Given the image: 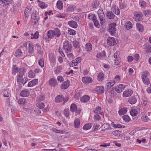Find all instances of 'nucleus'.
Returning a JSON list of instances; mask_svg holds the SVG:
<instances>
[{
    "mask_svg": "<svg viewBox=\"0 0 151 151\" xmlns=\"http://www.w3.org/2000/svg\"><path fill=\"white\" fill-rule=\"evenodd\" d=\"M72 46L70 43L68 41H65L63 43V48L66 53H69L73 51Z\"/></svg>",
    "mask_w": 151,
    "mask_h": 151,
    "instance_id": "obj_1",
    "label": "nucleus"
},
{
    "mask_svg": "<svg viewBox=\"0 0 151 151\" xmlns=\"http://www.w3.org/2000/svg\"><path fill=\"white\" fill-rule=\"evenodd\" d=\"M116 26V24L115 23H113L110 24L108 31L111 35H114L116 34V30L115 27Z\"/></svg>",
    "mask_w": 151,
    "mask_h": 151,
    "instance_id": "obj_2",
    "label": "nucleus"
},
{
    "mask_svg": "<svg viewBox=\"0 0 151 151\" xmlns=\"http://www.w3.org/2000/svg\"><path fill=\"white\" fill-rule=\"evenodd\" d=\"M142 13L136 12L134 13L133 19L136 22L141 21L142 20Z\"/></svg>",
    "mask_w": 151,
    "mask_h": 151,
    "instance_id": "obj_3",
    "label": "nucleus"
},
{
    "mask_svg": "<svg viewBox=\"0 0 151 151\" xmlns=\"http://www.w3.org/2000/svg\"><path fill=\"white\" fill-rule=\"evenodd\" d=\"M98 14L101 21V23L103 24L105 22L106 20L104 19L105 16L102 9H99L98 11Z\"/></svg>",
    "mask_w": 151,
    "mask_h": 151,
    "instance_id": "obj_4",
    "label": "nucleus"
},
{
    "mask_svg": "<svg viewBox=\"0 0 151 151\" xmlns=\"http://www.w3.org/2000/svg\"><path fill=\"white\" fill-rule=\"evenodd\" d=\"M23 50V47H22L19 48L15 52L14 54L15 56L17 57H21L23 54L22 51Z\"/></svg>",
    "mask_w": 151,
    "mask_h": 151,
    "instance_id": "obj_5",
    "label": "nucleus"
},
{
    "mask_svg": "<svg viewBox=\"0 0 151 151\" xmlns=\"http://www.w3.org/2000/svg\"><path fill=\"white\" fill-rule=\"evenodd\" d=\"M82 81L85 83H91L93 81L92 78L88 76L83 77L82 78Z\"/></svg>",
    "mask_w": 151,
    "mask_h": 151,
    "instance_id": "obj_6",
    "label": "nucleus"
},
{
    "mask_svg": "<svg viewBox=\"0 0 151 151\" xmlns=\"http://www.w3.org/2000/svg\"><path fill=\"white\" fill-rule=\"evenodd\" d=\"M107 43L110 46H114L116 44V40L114 38L109 37L107 39Z\"/></svg>",
    "mask_w": 151,
    "mask_h": 151,
    "instance_id": "obj_7",
    "label": "nucleus"
},
{
    "mask_svg": "<svg viewBox=\"0 0 151 151\" xmlns=\"http://www.w3.org/2000/svg\"><path fill=\"white\" fill-rule=\"evenodd\" d=\"M124 86L123 84H120L116 87L115 90L117 93H121L122 91L124 88Z\"/></svg>",
    "mask_w": 151,
    "mask_h": 151,
    "instance_id": "obj_8",
    "label": "nucleus"
},
{
    "mask_svg": "<svg viewBox=\"0 0 151 151\" xmlns=\"http://www.w3.org/2000/svg\"><path fill=\"white\" fill-rule=\"evenodd\" d=\"M142 78L144 83L146 85H148L150 83V81L147 76L145 74H143L142 76Z\"/></svg>",
    "mask_w": 151,
    "mask_h": 151,
    "instance_id": "obj_9",
    "label": "nucleus"
},
{
    "mask_svg": "<svg viewBox=\"0 0 151 151\" xmlns=\"http://www.w3.org/2000/svg\"><path fill=\"white\" fill-rule=\"evenodd\" d=\"M137 99L135 96H132L129 98L128 101L131 104H133L136 103L137 101Z\"/></svg>",
    "mask_w": 151,
    "mask_h": 151,
    "instance_id": "obj_10",
    "label": "nucleus"
},
{
    "mask_svg": "<svg viewBox=\"0 0 151 151\" xmlns=\"http://www.w3.org/2000/svg\"><path fill=\"white\" fill-rule=\"evenodd\" d=\"M64 99V96L62 95H57L55 98V102L56 103H60Z\"/></svg>",
    "mask_w": 151,
    "mask_h": 151,
    "instance_id": "obj_11",
    "label": "nucleus"
},
{
    "mask_svg": "<svg viewBox=\"0 0 151 151\" xmlns=\"http://www.w3.org/2000/svg\"><path fill=\"white\" fill-rule=\"evenodd\" d=\"M132 94V91L130 89H128L124 91L123 96L124 97H127L131 96Z\"/></svg>",
    "mask_w": 151,
    "mask_h": 151,
    "instance_id": "obj_12",
    "label": "nucleus"
},
{
    "mask_svg": "<svg viewBox=\"0 0 151 151\" xmlns=\"http://www.w3.org/2000/svg\"><path fill=\"white\" fill-rule=\"evenodd\" d=\"M30 92L28 90L24 89L20 93V96L23 97L28 96L29 95Z\"/></svg>",
    "mask_w": 151,
    "mask_h": 151,
    "instance_id": "obj_13",
    "label": "nucleus"
},
{
    "mask_svg": "<svg viewBox=\"0 0 151 151\" xmlns=\"http://www.w3.org/2000/svg\"><path fill=\"white\" fill-rule=\"evenodd\" d=\"M49 84L51 87H55L57 84V81L55 79L52 78L49 80Z\"/></svg>",
    "mask_w": 151,
    "mask_h": 151,
    "instance_id": "obj_14",
    "label": "nucleus"
},
{
    "mask_svg": "<svg viewBox=\"0 0 151 151\" xmlns=\"http://www.w3.org/2000/svg\"><path fill=\"white\" fill-rule=\"evenodd\" d=\"M38 83V80L35 79L29 82L28 84L29 87H32L36 85Z\"/></svg>",
    "mask_w": 151,
    "mask_h": 151,
    "instance_id": "obj_15",
    "label": "nucleus"
},
{
    "mask_svg": "<svg viewBox=\"0 0 151 151\" xmlns=\"http://www.w3.org/2000/svg\"><path fill=\"white\" fill-rule=\"evenodd\" d=\"M17 80L18 83L19 85H21L24 82L23 76L18 74L17 76Z\"/></svg>",
    "mask_w": 151,
    "mask_h": 151,
    "instance_id": "obj_16",
    "label": "nucleus"
},
{
    "mask_svg": "<svg viewBox=\"0 0 151 151\" xmlns=\"http://www.w3.org/2000/svg\"><path fill=\"white\" fill-rule=\"evenodd\" d=\"M68 24L70 26L74 28H76L78 27L77 23L74 21H69Z\"/></svg>",
    "mask_w": 151,
    "mask_h": 151,
    "instance_id": "obj_17",
    "label": "nucleus"
},
{
    "mask_svg": "<svg viewBox=\"0 0 151 151\" xmlns=\"http://www.w3.org/2000/svg\"><path fill=\"white\" fill-rule=\"evenodd\" d=\"M70 82L69 81H66L62 85L61 88L63 89H66L69 86Z\"/></svg>",
    "mask_w": 151,
    "mask_h": 151,
    "instance_id": "obj_18",
    "label": "nucleus"
},
{
    "mask_svg": "<svg viewBox=\"0 0 151 151\" xmlns=\"http://www.w3.org/2000/svg\"><path fill=\"white\" fill-rule=\"evenodd\" d=\"M137 28L140 32H142L144 31L143 25L137 22L136 24Z\"/></svg>",
    "mask_w": 151,
    "mask_h": 151,
    "instance_id": "obj_19",
    "label": "nucleus"
},
{
    "mask_svg": "<svg viewBox=\"0 0 151 151\" xmlns=\"http://www.w3.org/2000/svg\"><path fill=\"white\" fill-rule=\"evenodd\" d=\"M31 18L34 19L35 20L37 21V22H38L40 20L39 17V15L36 13V12H33L32 14Z\"/></svg>",
    "mask_w": 151,
    "mask_h": 151,
    "instance_id": "obj_20",
    "label": "nucleus"
},
{
    "mask_svg": "<svg viewBox=\"0 0 151 151\" xmlns=\"http://www.w3.org/2000/svg\"><path fill=\"white\" fill-rule=\"evenodd\" d=\"M127 111L126 108L124 107L120 109L118 111V113L120 115H122L126 114Z\"/></svg>",
    "mask_w": 151,
    "mask_h": 151,
    "instance_id": "obj_21",
    "label": "nucleus"
},
{
    "mask_svg": "<svg viewBox=\"0 0 151 151\" xmlns=\"http://www.w3.org/2000/svg\"><path fill=\"white\" fill-rule=\"evenodd\" d=\"M113 11L115 12L116 14L119 15L120 14V11L118 7L115 5L111 9Z\"/></svg>",
    "mask_w": 151,
    "mask_h": 151,
    "instance_id": "obj_22",
    "label": "nucleus"
},
{
    "mask_svg": "<svg viewBox=\"0 0 151 151\" xmlns=\"http://www.w3.org/2000/svg\"><path fill=\"white\" fill-rule=\"evenodd\" d=\"M35 47L36 48L37 52L38 54L41 55H43V52L42 50V47L39 44H37Z\"/></svg>",
    "mask_w": 151,
    "mask_h": 151,
    "instance_id": "obj_23",
    "label": "nucleus"
},
{
    "mask_svg": "<svg viewBox=\"0 0 151 151\" xmlns=\"http://www.w3.org/2000/svg\"><path fill=\"white\" fill-rule=\"evenodd\" d=\"M106 16L108 19H112L114 18L115 15L112 12L110 11L107 12Z\"/></svg>",
    "mask_w": 151,
    "mask_h": 151,
    "instance_id": "obj_24",
    "label": "nucleus"
},
{
    "mask_svg": "<svg viewBox=\"0 0 151 151\" xmlns=\"http://www.w3.org/2000/svg\"><path fill=\"white\" fill-rule=\"evenodd\" d=\"M54 30H50L48 31L47 33V36L49 38H51L55 36Z\"/></svg>",
    "mask_w": 151,
    "mask_h": 151,
    "instance_id": "obj_25",
    "label": "nucleus"
},
{
    "mask_svg": "<svg viewBox=\"0 0 151 151\" xmlns=\"http://www.w3.org/2000/svg\"><path fill=\"white\" fill-rule=\"evenodd\" d=\"M81 58L80 57H78L75 60H73L72 61V66L76 65L77 64L79 63L81 61Z\"/></svg>",
    "mask_w": 151,
    "mask_h": 151,
    "instance_id": "obj_26",
    "label": "nucleus"
},
{
    "mask_svg": "<svg viewBox=\"0 0 151 151\" xmlns=\"http://www.w3.org/2000/svg\"><path fill=\"white\" fill-rule=\"evenodd\" d=\"M145 47V50L147 53H149L151 52V46L150 45L145 44L144 45Z\"/></svg>",
    "mask_w": 151,
    "mask_h": 151,
    "instance_id": "obj_27",
    "label": "nucleus"
},
{
    "mask_svg": "<svg viewBox=\"0 0 151 151\" xmlns=\"http://www.w3.org/2000/svg\"><path fill=\"white\" fill-rule=\"evenodd\" d=\"M28 47L29 53L32 54L34 52V47L32 43H29V44Z\"/></svg>",
    "mask_w": 151,
    "mask_h": 151,
    "instance_id": "obj_28",
    "label": "nucleus"
},
{
    "mask_svg": "<svg viewBox=\"0 0 151 151\" xmlns=\"http://www.w3.org/2000/svg\"><path fill=\"white\" fill-rule=\"evenodd\" d=\"M90 99L89 96L88 95H85L82 96L81 99V100L82 102H86L89 101Z\"/></svg>",
    "mask_w": 151,
    "mask_h": 151,
    "instance_id": "obj_29",
    "label": "nucleus"
},
{
    "mask_svg": "<svg viewBox=\"0 0 151 151\" xmlns=\"http://www.w3.org/2000/svg\"><path fill=\"white\" fill-rule=\"evenodd\" d=\"M57 6L58 8L60 10L62 9L63 7V4L62 2L60 0H58L57 3Z\"/></svg>",
    "mask_w": 151,
    "mask_h": 151,
    "instance_id": "obj_30",
    "label": "nucleus"
},
{
    "mask_svg": "<svg viewBox=\"0 0 151 151\" xmlns=\"http://www.w3.org/2000/svg\"><path fill=\"white\" fill-rule=\"evenodd\" d=\"M31 9H30V8L27 7L25 10L24 14L25 16L27 17L29 16L31 14L30 11Z\"/></svg>",
    "mask_w": 151,
    "mask_h": 151,
    "instance_id": "obj_31",
    "label": "nucleus"
},
{
    "mask_svg": "<svg viewBox=\"0 0 151 151\" xmlns=\"http://www.w3.org/2000/svg\"><path fill=\"white\" fill-rule=\"evenodd\" d=\"M132 27V24L130 22H127L125 24V27L127 30L131 29Z\"/></svg>",
    "mask_w": 151,
    "mask_h": 151,
    "instance_id": "obj_32",
    "label": "nucleus"
},
{
    "mask_svg": "<svg viewBox=\"0 0 151 151\" xmlns=\"http://www.w3.org/2000/svg\"><path fill=\"white\" fill-rule=\"evenodd\" d=\"M130 113L132 116H134L137 115L138 111L136 109H131Z\"/></svg>",
    "mask_w": 151,
    "mask_h": 151,
    "instance_id": "obj_33",
    "label": "nucleus"
},
{
    "mask_svg": "<svg viewBox=\"0 0 151 151\" xmlns=\"http://www.w3.org/2000/svg\"><path fill=\"white\" fill-rule=\"evenodd\" d=\"M19 71V69L16 65L12 67V74L13 75L15 74Z\"/></svg>",
    "mask_w": 151,
    "mask_h": 151,
    "instance_id": "obj_34",
    "label": "nucleus"
},
{
    "mask_svg": "<svg viewBox=\"0 0 151 151\" xmlns=\"http://www.w3.org/2000/svg\"><path fill=\"white\" fill-rule=\"evenodd\" d=\"M98 80L99 81H102L104 78V74L102 73H99L97 76Z\"/></svg>",
    "mask_w": 151,
    "mask_h": 151,
    "instance_id": "obj_35",
    "label": "nucleus"
},
{
    "mask_svg": "<svg viewBox=\"0 0 151 151\" xmlns=\"http://www.w3.org/2000/svg\"><path fill=\"white\" fill-rule=\"evenodd\" d=\"M106 56V54L105 52L104 51H103L102 52H101L98 53L97 54L96 57L98 58H104Z\"/></svg>",
    "mask_w": 151,
    "mask_h": 151,
    "instance_id": "obj_36",
    "label": "nucleus"
},
{
    "mask_svg": "<svg viewBox=\"0 0 151 151\" xmlns=\"http://www.w3.org/2000/svg\"><path fill=\"white\" fill-rule=\"evenodd\" d=\"M110 127V125L108 123H106L104 124L102 126V130L105 131V129H108Z\"/></svg>",
    "mask_w": 151,
    "mask_h": 151,
    "instance_id": "obj_37",
    "label": "nucleus"
},
{
    "mask_svg": "<svg viewBox=\"0 0 151 151\" xmlns=\"http://www.w3.org/2000/svg\"><path fill=\"white\" fill-rule=\"evenodd\" d=\"M54 31L55 32V35L57 37H59L60 36L61 34L59 29L58 28H55Z\"/></svg>",
    "mask_w": 151,
    "mask_h": 151,
    "instance_id": "obj_38",
    "label": "nucleus"
},
{
    "mask_svg": "<svg viewBox=\"0 0 151 151\" xmlns=\"http://www.w3.org/2000/svg\"><path fill=\"white\" fill-rule=\"evenodd\" d=\"M104 88L102 86H99L96 88V91L101 93H104Z\"/></svg>",
    "mask_w": 151,
    "mask_h": 151,
    "instance_id": "obj_39",
    "label": "nucleus"
},
{
    "mask_svg": "<svg viewBox=\"0 0 151 151\" xmlns=\"http://www.w3.org/2000/svg\"><path fill=\"white\" fill-rule=\"evenodd\" d=\"M77 106L75 104L73 103L71 104L70 107V110L71 112H74L77 110Z\"/></svg>",
    "mask_w": 151,
    "mask_h": 151,
    "instance_id": "obj_40",
    "label": "nucleus"
},
{
    "mask_svg": "<svg viewBox=\"0 0 151 151\" xmlns=\"http://www.w3.org/2000/svg\"><path fill=\"white\" fill-rule=\"evenodd\" d=\"M73 46L75 48H79L80 47V44L79 42L76 40H75L73 42Z\"/></svg>",
    "mask_w": 151,
    "mask_h": 151,
    "instance_id": "obj_41",
    "label": "nucleus"
},
{
    "mask_svg": "<svg viewBox=\"0 0 151 151\" xmlns=\"http://www.w3.org/2000/svg\"><path fill=\"white\" fill-rule=\"evenodd\" d=\"M91 126H92L91 125V123H88L85 125L83 126V128L84 130H87L90 129L91 128Z\"/></svg>",
    "mask_w": 151,
    "mask_h": 151,
    "instance_id": "obj_42",
    "label": "nucleus"
},
{
    "mask_svg": "<svg viewBox=\"0 0 151 151\" xmlns=\"http://www.w3.org/2000/svg\"><path fill=\"white\" fill-rule=\"evenodd\" d=\"M36 106L40 109H42L45 107L44 104L41 102H37L36 104Z\"/></svg>",
    "mask_w": 151,
    "mask_h": 151,
    "instance_id": "obj_43",
    "label": "nucleus"
},
{
    "mask_svg": "<svg viewBox=\"0 0 151 151\" xmlns=\"http://www.w3.org/2000/svg\"><path fill=\"white\" fill-rule=\"evenodd\" d=\"M52 131L56 133L64 134L65 132L63 130H58L55 128H53L52 129Z\"/></svg>",
    "mask_w": 151,
    "mask_h": 151,
    "instance_id": "obj_44",
    "label": "nucleus"
},
{
    "mask_svg": "<svg viewBox=\"0 0 151 151\" xmlns=\"http://www.w3.org/2000/svg\"><path fill=\"white\" fill-rule=\"evenodd\" d=\"M37 1L40 3L39 6L42 9H45L47 6V4H45L44 2H41V1L39 0H38Z\"/></svg>",
    "mask_w": 151,
    "mask_h": 151,
    "instance_id": "obj_45",
    "label": "nucleus"
},
{
    "mask_svg": "<svg viewBox=\"0 0 151 151\" xmlns=\"http://www.w3.org/2000/svg\"><path fill=\"white\" fill-rule=\"evenodd\" d=\"M92 45L90 43H87L86 45V49L87 51H90L92 49Z\"/></svg>",
    "mask_w": 151,
    "mask_h": 151,
    "instance_id": "obj_46",
    "label": "nucleus"
},
{
    "mask_svg": "<svg viewBox=\"0 0 151 151\" xmlns=\"http://www.w3.org/2000/svg\"><path fill=\"white\" fill-rule=\"evenodd\" d=\"M35 72L32 70H31L28 73V76L30 78H34L35 76Z\"/></svg>",
    "mask_w": 151,
    "mask_h": 151,
    "instance_id": "obj_47",
    "label": "nucleus"
},
{
    "mask_svg": "<svg viewBox=\"0 0 151 151\" xmlns=\"http://www.w3.org/2000/svg\"><path fill=\"white\" fill-rule=\"evenodd\" d=\"M55 74H58L59 73L61 72V71L62 69V68L60 66H58L56 67L55 68Z\"/></svg>",
    "mask_w": 151,
    "mask_h": 151,
    "instance_id": "obj_48",
    "label": "nucleus"
},
{
    "mask_svg": "<svg viewBox=\"0 0 151 151\" xmlns=\"http://www.w3.org/2000/svg\"><path fill=\"white\" fill-rule=\"evenodd\" d=\"M18 103L19 104H24L27 103V101L25 99L22 98L18 100Z\"/></svg>",
    "mask_w": 151,
    "mask_h": 151,
    "instance_id": "obj_49",
    "label": "nucleus"
},
{
    "mask_svg": "<svg viewBox=\"0 0 151 151\" xmlns=\"http://www.w3.org/2000/svg\"><path fill=\"white\" fill-rule=\"evenodd\" d=\"M115 83V82L114 81H112L111 82H110L109 83H107V85L106 86H107V89H109L110 88L113 86L114 84Z\"/></svg>",
    "mask_w": 151,
    "mask_h": 151,
    "instance_id": "obj_50",
    "label": "nucleus"
},
{
    "mask_svg": "<svg viewBox=\"0 0 151 151\" xmlns=\"http://www.w3.org/2000/svg\"><path fill=\"white\" fill-rule=\"evenodd\" d=\"M122 118L126 122H129L130 120V118L127 115H124L122 117Z\"/></svg>",
    "mask_w": 151,
    "mask_h": 151,
    "instance_id": "obj_51",
    "label": "nucleus"
},
{
    "mask_svg": "<svg viewBox=\"0 0 151 151\" xmlns=\"http://www.w3.org/2000/svg\"><path fill=\"white\" fill-rule=\"evenodd\" d=\"M113 134L115 136L119 137L121 134V132L118 130L114 131L112 132Z\"/></svg>",
    "mask_w": 151,
    "mask_h": 151,
    "instance_id": "obj_52",
    "label": "nucleus"
},
{
    "mask_svg": "<svg viewBox=\"0 0 151 151\" xmlns=\"http://www.w3.org/2000/svg\"><path fill=\"white\" fill-rule=\"evenodd\" d=\"M9 91L6 89L4 90L3 92V95L4 97H8L10 95L9 92H8Z\"/></svg>",
    "mask_w": 151,
    "mask_h": 151,
    "instance_id": "obj_53",
    "label": "nucleus"
},
{
    "mask_svg": "<svg viewBox=\"0 0 151 151\" xmlns=\"http://www.w3.org/2000/svg\"><path fill=\"white\" fill-rule=\"evenodd\" d=\"M68 34L71 35H75L76 34V31L73 29H69L68 30Z\"/></svg>",
    "mask_w": 151,
    "mask_h": 151,
    "instance_id": "obj_54",
    "label": "nucleus"
},
{
    "mask_svg": "<svg viewBox=\"0 0 151 151\" xmlns=\"http://www.w3.org/2000/svg\"><path fill=\"white\" fill-rule=\"evenodd\" d=\"M99 5V3L97 0L93 2L92 3V6L94 8H96Z\"/></svg>",
    "mask_w": 151,
    "mask_h": 151,
    "instance_id": "obj_55",
    "label": "nucleus"
},
{
    "mask_svg": "<svg viewBox=\"0 0 151 151\" xmlns=\"http://www.w3.org/2000/svg\"><path fill=\"white\" fill-rule=\"evenodd\" d=\"M50 61L52 63H54L55 61L56 58L55 57L52 55H50Z\"/></svg>",
    "mask_w": 151,
    "mask_h": 151,
    "instance_id": "obj_56",
    "label": "nucleus"
},
{
    "mask_svg": "<svg viewBox=\"0 0 151 151\" xmlns=\"http://www.w3.org/2000/svg\"><path fill=\"white\" fill-rule=\"evenodd\" d=\"M45 99V97L44 96H40L37 98V102H41L43 101Z\"/></svg>",
    "mask_w": 151,
    "mask_h": 151,
    "instance_id": "obj_57",
    "label": "nucleus"
},
{
    "mask_svg": "<svg viewBox=\"0 0 151 151\" xmlns=\"http://www.w3.org/2000/svg\"><path fill=\"white\" fill-rule=\"evenodd\" d=\"M80 124V121L79 119H76L74 122L75 127L78 128Z\"/></svg>",
    "mask_w": 151,
    "mask_h": 151,
    "instance_id": "obj_58",
    "label": "nucleus"
},
{
    "mask_svg": "<svg viewBox=\"0 0 151 151\" xmlns=\"http://www.w3.org/2000/svg\"><path fill=\"white\" fill-rule=\"evenodd\" d=\"M25 72L26 70L25 68H21L20 70V71L19 75H22V76H23L24 74L25 73Z\"/></svg>",
    "mask_w": 151,
    "mask_h": 151,
    "instance_id": "obj_59",
    "label": "nucleus"
},
{
    "mask_svg": "<svg viewBox=\"0 0 151 151\" xmlns=\"http://www.w3.org/2000/svg\"><path fill=\"white\" fill-rule=\"evenodd\" d=\"M39 65L41 67H43L44 66V61L43 59L40 58L38 61Z\"/></svg>",
    "mask_w": 151,
    "mask_h": 151,
    "instance_id": "obj_60",
    "label": "nucleus"
},
{
    "mask_svg": "<svg viewBox=\"0 0 151 151\" xmlns=\"http://www.w3.org/2000/svg\"><path fill=\"white\" fill-rule=\"evenodd\" d=\"M40 113H41V111L38 109H35L34 110V114H35L36 115H39Z\"/></svg>",
    "mask_w": 151,
    "mask_h": 151,
    "instance_id": "obj_61",
    "label": "nucleus"
},
{
    "mask_svg": "<svg viewBox=\"0 0 151 151\" xmlns=\"http://www.w3.org/2000/svg\"><path fill=\"white\" fill-rule=\"evenodd\" d=\"M88 19H92L93 20L96 18L95 15L93 14H89L88 16Z\"/></svg>",
    "mask_w": 151,
    "mask_h": 151,
    "instance_id": "obj_62",
    "label": "nucleus"
},
{
    "mask_svg": "<svg viewBox=\"0 0 151 151\" xmlns=\"http://www.w3.org/2000/svg\"><path fill=\"white\" fill-rule=\"evenodd\" d=\"M69 110L68 109H65L64 111V114L66 117H68L69 116Z\"/></svg>",
    "mask_w": 151,
    "mask_h": 151,
    "instance_id": "obj_63",
    "label": "nucleus"
},
{
    "mask_svg": "<svg viewBox=\"0 0 151 151\" xmlns=\"http://www.w3.org/2000/svg\"><path fill=\"white\" fill-rule=\"evenodd\" d=\"M101 110V108L100 106H98L96 107V109L95 110H94V112L96 114H97L99 113L100 112Z\"/></svg>",
    "mask_w": 151,
    "mask_h": 151,
    "instance_id": "obj_64",
    "label": "nucleus"
}]
</instances>
